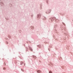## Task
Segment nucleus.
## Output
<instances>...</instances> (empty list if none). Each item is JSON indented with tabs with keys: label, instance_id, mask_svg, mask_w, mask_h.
<instances>
[{
	"label": "nucleus",
	"instance_id": "obj_13",
	"mask_svg": "<svg viewBox=\"0 0 73 73\" xmlns=\"http://www.w3.org/2000/svg\"><path fill=\"white\" fill-rule=\"evenodd\" d=\"M46 18L45 17H44L43 19V20H46Z\"/></svg>",
	"mask_w": 73,
	"mask_h": 73
},
{
	"label": "nucleus",
	"instance_id": "obj_5",
	"mask_svg": "<svg viewBox=\"0 0 73 73\" xmlns=\"http://www.w3.org/2000/svg\"><path fill=\"white\" fill-rule=\"evenodd\" d=\"M58 19H55V21L56 23H57V22H58Z\"/></svg>",
	"mask_w": 73,
	"mask_h": 73
},
{
	"label": "nucleus",
	"instance_id": "obj_6",
	"mask_svg": "<svg viewBox=\"0 0 73 73\" xmlns=\"http://www.w3.org/2000/svg\"><path fill=\"white\" fill-rule=\"evenodd\" d=\"M29 49H30L31 51H32V48L30 46H29Z\"/></svg>",
	"mask_w": 73,
	"mask_h": 73
},
{
	"label": "nucleus",
	"instance_id": "obj_19",
	"mask_svg": "<svg viewBox=\"0 0 73 73\" xmlns=\"http://www.w3.org/2000/svg\"><path fill=\"white\" fill-rule=\"evenodd\" d=\"M3 70H5V68H3Z\"/></svg>",
	"mask_w": 73,
	"mask_h": 73
},
{
	"label": "nucleus",
	"instance_id": "obj_18",
	"mask_svg": "<svg viewBox=\"0 0 73 73\" xmlns=\"http://www.w3.org/2000/svg\"><path fill=\"white\" fill-rule=\"evenodd\" d=\"M40 9H42V7H40Z\"/></svg>",
	"mask_w": 73,
	"mask_h": 73
},
{
	"label": "nucleus",
	"instance_id": "obj_17",
	"mask_svg": "<svg viewBox=\"0 0 73 73\" xmlns=\"http://www.w3.org/2000/svg\"><path fill=\"white\" fill-rule=\"evenodd\" d=\"M21 70L22 71V72H24V70L23 69H21Z\"/></svg>",
	"mask_w": 73,
	"mask_h": 73
},
{
	"label": "nucleus",
	"instance_id": "obj_15",
	"mask_svg": "<svg viewBox=\"0 0 73 73\" xmlns=\"http://www.w3.org/2000/svg\"><path fill=\"white\" fill-rule=\"evenodd\" d=\"M9 5L10 7H11V6H12V4H11V3Z\"/></svg>",
	"mask_w": 73,
	"mask_h": 73
},
{
	"label": "nucleus",
	"instance_id": "obj_11",
	"mask_svg": "<svg viewBox=\"0 0 73 73\" xmlns=\"http://www.w3.org/2000/svg\"><path fill=\"white\" fill-rule=\"evenodd\" d=\"M38 46L39 48H41V45H39Z\"/></svg>",
	"mask_w": 73,
	"mask_h": 73
},
{
	"label": "nucleus",
	"instance_id": "obj_12",
	"mask_svg": "<svg viewBox=\"0 0 73 73\" xmlns=\"http://www.w3.org/2000/svg\"><path fill=\"white\" fill-rule=\"evenodd\" d=\"M23 63H24V62H22V61H21V65H22V64H23Z\"/></svg>",
	"mask_w": 73,
	"mask_h": 73
},
{
	"label": "nucleus",
	"instance_id": "obj_3",
	"mask_svg": "<svg viewBox=\"0 0 73 73\" xmlns=\"http://www.w3.org/2000/svg\"><path fill=\"white\" fill-rule=\"evenodd\" d=\"M41 14H38L37 15V18H38V19H40L41 17Z\"/></svg>",
	"mask_w": 73,
	"mask_h": 73
},
{
	"label": "nucleus",
	"instance_id": "obj_2",
	"mask_svg": "<svg viewBox=\"0 0 73 73\" xmlns=\"http://www.w3.org/2000/svg\"><path fill=\"white\" fill-rule=\"evenodd\" d=\"M51 11V10L49 9L46 12V14H49L50 13V11Z\"/></svg>",
	"mask_w": 73,
	"mask_h": 73
},
{
	"label": "nucleus",
	"instance_id": "obj_10",
	"mask_svg": "<svg viewBox=\"0 0 73 73\" xmlns=\"http://www.w3.org/2000/svg\"><path fill=\"white\" fill-rule=\"evenodd\" d=\"M33 57H34V58H35V59L36 58V56L33 55Z\"/></svg>",
	"mask_w": 73,
	"mask_h": 73
},
{
	"label": "nucleus",
	"instance_id": "obj_7",
	"mask_svg": "<svg viewBox=\"0 0 73 73\" xmlns=\"http://www.w3.org/2000/svg\"><path fill=\"white\" fill-rule=\"evenodd\" d=\"M30 29H34V27L33 26H31L30 27Z\"/></svg>",
	"mask_w": 73,
	"mask_h": 73
},
{
	"label": "nucleus",
	"instance_id": "obj_1",
	"mask_svg": "<svg viewBox=\"0 0 73 73\" xmlns=\"http://www.w3.org/2000/svg\"><path fill=\"white\" fill-rule=\"evenodd\" d=\"M55 19H56L55 17H51V18H49V19L51 21H53L54 20L55 21Z\"/></svg>",
	"mask_w": 73,
	"mask_h": 73
},
{
	"label": "nucleus",
	"instance_id": "obj_4",
	"mask_svg": "<svg viewBox=\"0 0 73 73\" xmlns=\"http://www.w3.org/2000/svg\"><path fill=\"white\" fill-rule=\"evenodd\" d=\"M4 3L3 2H1V6H3V5H4Z\"/></svg>",
	"mask_w": 73,
	"mask_h": 73
},
{
	"label": "nucleus",
	"instance_id": "obj_23",
	"mask_svg": "<svg viewBox=\"0 0 73 73\" xmlns=\"http://www.w3.org/2000/svg\"><path fill=\"white\" fill-rule=\"evenodd\" d=\"M26 49H27V47H26Z\"/></svg>",
	"mask_w": 73,
	"mask_h": 73
},
{
	"label": "nucleus",
	"instance_id": "obj_24",
	"mask_svg": "<svg viewBox=\"0 0 73 73\" xmlns=\"http://www.w3.org/2000/svg\"><path fill=\"white\" fill-rule=\"evenodd\" d=\"M24 65H25V64H24Z\"/></svg>",
	"mask_w": 73,
	"mask_h": 73
},
{
	"label": "nucleus",
	"instance_id": "obj_16",
	"mask_svg": "<svg viewBox=\"0 0 73 73\" xmlns=\"http://www.w3.org/2000/svg\"><path fill=\"white\" fill-rule=\"evenodd\" d=\"M6 20H8V19L7 18H6Z\"/></svg>",
	"mask_w": 73,
	"mask_h": 73
},
{
	"label": "nucleus",
	"instance_id": "obj_20",
	"mask_svg": "<svg viewBox=\"0 0 73 73\" xmlns=\"http://www.w3.org/2000/svg\"><path fill=\"white\" fill-rule=\"evenodd\" d=\"M49 65H52V63H51L50 64H50H49Z\"/></svg>",
	"mask_w": 73,
	"mask_h": 73
},
{
	"label": "nucleus",
	"instance_id": "obj_8",
	"mask_svg": "<svg viewBox=\"0 0 73 73\" xmlns=\"http://www.w3.org/2000/svg\"><path fill=\"white\" fill-rule=\"evenodd\" d=\"M57 25H55L54 26V28H57Z\"/></svg>",
	"mask_w": 73,
	"mask_h": 73
},
{
	"label": "nucleus",
	"instance_id": "obj_22",
	"mask_svg": "<svg viewBox=\"0 0 73 73\" xmlns=\"http://www.w3.org/2000/svg\"><path fill=\"white\" fill-rule=\"evenodd\" d=\"M7 44H8V42H6Z\"/></svg>",
	"mask_w": 73,
	"mask_h": 73
},
{
	"label": "nucleus",
	"instance_id": "obj_14",
	"mask_svg": "<svg viewBox=\"0 0 73 73\" xmlns=\"http://www.w3.org/2000/svg\"><path fill=\"white\" fill-rule=\"evenodd\" d=\"M49 73H52V72L51 71H49Z\"/></svg>",
	"mask_w": 73,
	"mask_h": 73
},
{
	"label": "nucleus",
	"instance_id": "obj_21",
	"mask_svg": "<svg viewBox=\"0 0 73 73\" xmlns=\"http://www.w3.org/2000/svg\"><path fill=\"white\" fill-rule=\"evenodd\" d=\"M60 28H61V30H62V29H61V26L60 27Z\"/></svg>",
	"mask_w": 73,
	"mask_h": 73
},
{
	"label": "nucleus",
	"instance_id": "obj_9",
	"mask_svg": "<svg viewBox=\"0 0 73 73\" xmlns=\"http://www.w3.org/2000/svg\"><path fill=\"white\" fill-rule=\"evenodd\" d=\"M37 73H40L41 72V71L40 70H38L37 71Z\"/></svg>",
	"mask_w": 73,
	"mask_h": 73
}]
</instances>
